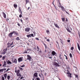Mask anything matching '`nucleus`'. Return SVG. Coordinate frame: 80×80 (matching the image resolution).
<instances>
[{"label": "nucleus", "mask_w": 80, "mask_h": 80, "mask_svg": "<svg viewBox=\"0 0 80 80\" xmlns=\"http://www.w3.org/2000/svg\"><path fill=\"white\" fill-rule=\"evenodd\" d=\"M12 62L13 63H17V59H15L14 61L13 59H12Z\"/></svg>", "instance_id": "13"}, {"label": "nucleus", "mask_w": 80, "mask_h": 80, "mask_svg": "<svg viewBox=\"0 0 80 80\" xmlns=\"http://www.w3.org/2000/svg\"><path fill=\"white\" fill-rule=\"evenodd\" d=\"M32 80H40V78L38 77V73L35 72L33 74Z\"/></svg>", "instance_id": "1"}, {"label": "nucleus", "mask_w": 80, "mask_h": 80, "mask_svg": "<svg viewBox=\"0 0 80 80\" xmlns=\"http://www.w3.org/2000/svg\"><path fill=\"white\" fill-rule=\"evenodd\" d=\"M30 35H28H28H27V37H28V38H29V37H30Z\"/></svg>", "instance_id": "48"}, {"label": "nucleus", "mask_w": 80, "mask_h": 80, "mask_svg": "<svg viewBox=\"0 0 80 80\" xmlns=\"http://www.w3.org/2000/svg\"><path fill=\"white\" fill-rule=\"evenodd\" d=\"M10 70L8 68L6 71V72H7L8 71V70Z\"/></svg>", "instance_id": "55"}, {"label": "nucleus", "mask_w": 80, "mask_h": 80, "mask_svg": "<svg viewBox=\"0 0 80 80\" xmlns=\"http://www.w3.org/2000/svg\"><path fill=\"white\" fill-rule=\"evenodd\" d=\"M19 69H20L21 71H23V69L22 68H20V67H19Z\"/></svg>", "instance_id": "35"}, {"label": "nucleus", "mask_w": 80, "mask_h": 80, "mask_svg": "<svg viewBox=\"0 0 80 80\" xmlns=\"http://www.w3.org/2000/svg\"><path fill=\"white\" fill-rule=\"evenodd\" d=\"M2 13L3 15L4 18H6V16L5 13V12H2Z\"/></svg>", "instance_id": "14"}, {"label": "nucleus", "mask_w": 80, "mask_h": 80, "mask_svg": "<svg viewBox=\"0 0 80 80\" xmlns=\"http://www.w3.org/2000/svg\"><path fill=\"white\" fill-rule=\"evenodd\" d=\"M47 42H50V39H47Z\"/></svg>", "instance_id": "51"}, {"label": "nucleus", "mask_w": 80, "mask_h": 80, "mask_svg": "<svg viewBox=\"0 0 80 80\" xmlns=\"http://www.w3.org/2000/svg\"><path fill=\"white\" fill-rule=\"evenodd\" d=\"M42 50H40L39 52H38V54L39 55H41L42 54Z\"/></svg>", "instance_id": "23"}, {"label": "nucleus", "mask_w": 80, "mask_h": 80, "mask_svg": "<svg viewBox=\"0 0 80 80\" xmlns=\"http://www.w3.org/2000/svg\"><path fill=\"white\" fill-rule=\"evenodd\" d=\"M22 78H23V77H21L20 78V79L22 80Z\"/></svg>", "instance_id": "57"}, {"label": "nucleus", "mask_w": 80, "mask_h": 80, "mask_svg": "<svg viewBox=\"0 0 80 80\" xmlns=\"http://www.w3.org/2000/svg\"><path fill=\"white\" fill-rule=\"evenodd\" d=\"M69 56L70 58H72V53L69 54Z\"/></svg>", "instance_id": "34"}, {"label": "nucleus", "mask_w": 80, "mask_h": 80, "mask_svg": "<svg viewBox=\"0 0 80 80\" xmlns=\"http://www.w3.org/2000/svg\"><path fill=\"white\" fill-rule=\"evenodd\" d=\"M5 56H3L2 58V60H5Z\"/></svg>", "instance_id": "37"}, {"label": "nucleus", "mask_w": 80, "mask_h": 80, "mask_svg": "<svg viewBox=\"0 0 80 80\" xmlns=\"http://www.w3.org/2000/svg\"><path fill=\"white\" fill-rule=\"evenodd\" d=\"M58 7L61 8V9L62 10V11H63L64 10V8L62 6H61V4L60 3V2L59 0L58 1Z\"/></svg>", "instance_id": "3"}, {"label": "nucleus", "mask_w": 80, "mask_h": 80, "mask_svg": "<svg viewBox=\"0 0 80 80\" xmlns=\"http://www.w3.org/2000/svg\"><path fill=\"white\" fill-rule=\"evenodd\" d=\"M78 49L80 50V46H78Z\"/></svg>", "instance_id": "61"}, {"label": "nucleus", "mask_w": 80, "mask_h": 80, "mask_svg": "<svg viewBox=\"0 0 80 80\" xmlns=\"http://www.w3.org/2000/svg\"><path fill=\"white\" fill-rule=\"evenodd\" d=\"M61 19L62 21V22H64L65 21V18L63 17V18H62Z\"/></svg>", "instance_id": "27"}, {"label": "nucleus", "mask_w": 80, "mask_h": 80, "mask_svg": "<svg viewBox=\"0 0 80 80\" xmlns=\"http://www.w3.org/2000/svg\"><path fill=\"white\" fill-rule=\"evenodd\" d=\"M54 6L55 8V9L56 10H58L57 8H56V6H55V4H54Z\"/></svg>", "instance_id": "42"}, {"label": "nucleus", "mask_w": 80, "mask_h": 80, "mask_svg": "<svg viewBox=\"0 0 80 80\" xmlns=\"http://www.w3.org/2000/svg\"><path fill=\"white\" fill-rule=\"evenodd\" d=\"M52 54L51 55V56H56L57 55V53L54 51H52L51 52Z\"/></svg>", "instance_id": "7"}, {"label": "nucleus", "mask_w": 80, "mask_h": 80, "mask_svg": "<svg viewBox=\"0 0 80 80\" xmlns=\"http://www.w3.org/2000/svg\"><path fill=\"white\" fill-rule=\"evenodd\" d=\"M54 65H55V66H58V67H60V65H58V64L57 63V62H54Z\"/></svg>", "instance_id": "15"}, {"label": "nucleus", "mask_w": 80, "mask_h": 80, "mask_svg": "<svg viewBox=\"0 0 80 80\" xmlns=\"http://www.w3.org/2000/svg\"><path fill=\"white\" fill-rule=\"evenodd\" d=\"M63 72H64V73H66V69H65V68L63 67Z\"/></svg>", "instance_id": "25"}, {"label": "nucleus", "mask_w": 80, "mask_h": 80, "mask_svg": "<svg viewBox=\"0 0 80 80\" xmlns=\"http://www.w3.org/2000/svg\"><path fill=\"white\" fill-rule=\"evenodd\" d=\"M12 35H13V34L12 32L10 33L9 34V37H10V38H11Z\"/></svg>", "instance_id": "18"}, {"label": "nucleus", "mask_w": 80, "mask_h": 80, "mask_svg": "<svg viewBox=\"0 0 80 80\" xmlns=\"http://www.w3.org/2000/svg\"><path fill=\"white\" fill-rule=\"evenodd\" d=\"M66 22H68V19H67V18H66Z\"/></svg>", "instance_id": "54"}, {"label": "nucleus", "mask_w": 80, "mask_h": 80, "mask_svg": "<svg viewBox=\"0 0 80 80\" xmlns=\"http://www.w3.org/2000/svg\"><path fill=\"white\" fill-rule=\"evenodd\" d=\"M32 61V62H31V66H32V65H33L34 64H35V63L34 62H33V60L31 61Z\"/></svg>", "instance_id": "19"}, {"label": "nucleus", "mask_w": 80, "mask_h": 80, "mask_svg": "<svg viewBox=\"0 0 80 80\" xmlns=\"http://www.w3.org/2000/svg\"><path fill=\"white\" fill-rule=\"evenodd\" d=\"M10 76L8 75L7 77V79L8 80H10Z\"/></svg>", "instance_id": "28"}, {"label": "nucleus", "mask_w": 80, "mask_h": 80, "mask_svg": "<svg viewBox=\"0 0 80 80\" xmlns=\"http://www.w3.org/2000/svg\"><path fill=\"white\" fill-rule=\"evenodd\" d=\"M20 21H21V22L22 23H23V20H22V19H21Z\"/></svg>", "instance_id": "60"}, {"label": "nucleus", "mask_w": 80, "mask_h": 80, "mask_svg": "<svg viewBox=\"0 0 80 80\" xmlns=\"http://www.w3.org/2000/svg\"><path fill=\"white\" fill-rule=\"evenodd\" d=\"M16 40L18 41V40H20V38H19V37H18L16 38Z\"/></svg>", "instance_id": "33"}, {"label": "nucleus", "mask_w": 80, "mask_h": 80, "mask_svg": "<svg viewBox=\"0 0 80 80\" xmlns=\"http://www.w3.org/2000/svg\"><path fill=\"white\" fill-rule=\"evenodd\" d=\"M32 50V49H27V51H31Z\"/></svg>", "instance_id": "43"}, {"label": "nucleus", "mask_w": 80, "mask_h": 80, "mask_svg": "<svg viewBox=\"0 0 80 80\" xmlns=\"http://www.w3.org/2000/svg\"><path fill=\"white\" fill-rule=\"evenodd\" d=\"M54 25L56 27V28H58V29H60V27L58 26V25L56 23H54Z\"/></svg>", "instance_id": "12"}, {"label": "nucleus", "mask_w": 80, "mask_h": 80, "mask_svg": "<svg viewBox=\"0 0 80 80\" xmlns=\"http://www.w3.org/2000/svg\"><path fill=\"white\" fill-rule=\"evenodd\" d=\"M35 39L36 40H39V38H36Z\"/></svg>", "instance_id": "49"}, {"label": "nucleus", "mask_w": 80, "mask_h": 80, "mask_svg": "<svg viewBox=\"0 0 80 80\" xmlns=\"http://www.w3.org/2000/svg\"><path fill=\"white\" fill-rule=\"evenodd\" d=\"M65 11L66 12V13H67V14H68V15H69V13H68V12H67V11H66L65 10V9H64V10H63V11Z\"/></svg>", "instance_id": "32"}, {"label": "nucleus", "mask_w": 80, "mask_h": 80, "mask_svg": "<svg viewBox=\"0 0 80 80\" xmlns=\"http://www.w3.org/2000/svg\"><path fill=\"white\" fill-rule=\"evenodd\" d=\"M6 65V62L4 61V64L3 65V67H5Z\"/></svg>", "instance_id": "26"}, {"label": "nucleus", "mask_w": 80, "mask_h": 80, "mask_svg": "<svg viewBox=\"0 0 80 80\" xmlns=\"http://www.w3.org/2000/svg\"><path fill=\"white\" fill-rule=\"evenodd\" d=\"M7 51V48H6L5 49H4L2 52V54L5 55L6 53V52Z\"/></svg>", "instance_id": "9"}, {"label": "nucleus", "mask_w": 80, "mask_h": 80, "mask_svg": "<svg viewBox=\"0 0 80 80\" xmlns=\"http://www.w3.org/2000/svg\"><path fill=\"white\" fill-rule=\"evenodd\" d=\"M22 17V15L21 14H20L19 15V17L21 18Z\"/></svg>", "instance_id": "47"}, {"label": "nucleus", "mask_w": 80, "mask_h": 80, "mask_svg": "<svg viewBox=\"0 0 80 80\" xmlns=\"http://www.w3.org/2000/svg\"><path fill=\"white\" fill-rule=\"evenodd\" d=\"M15 35H18V33L16 32V33H15Z\"/></svg>", "instance_id": "58"}, {"label": "nucleus", "mask_w": 80, "mask_h": 80, "mask_svg": "<svg viewBox=\"0 0 80 80\" xmlns=\"http://www.w3.org/2000/svg\"><path fill=\"white\" fill-rule=\"evenodd\" d=\"M74 49V48H73V47H72L71 48V50H73Z\"/></svg>", "instance_id": "38"}, {"label": "nucleus", "mask_w": 80, "mask_h": 80, "mask_svg": "<svg viewBox=\"0 0 80 80\" xmlns=\"http://www.w3.org/2000/svg\"><path fill=\"white\" fill-rule=\"evenodd\" d=\"M13 7H14L15 9H17V7H18L17 5L16 4H14L13 5Z\"/></svg>", "instance_id": "20"}, {"label": "nucleus", "mask_w": 80, "mask_h": 80, "mask_svg": "<svg viewBox=\"0 0 80 80\" xmlns=\"http://www.w3.org/2000/svg\"><path fill=\"white\" fill-rule=\"evenodd\" d=\"M18 12L20 13V14H22V9H21V8L19 7Z\"/></svg>", "instance_id": "11"}, {"label": "nucleus", "mask_w": 80, "mask_h": 80, "mask_svg": "<svg viewBox=\"0 0 80 80\" xmlns=\"http://www.w3.org/2000/svg\"><path fill=\"white\" fill-rule=\"evenodd\" d=\"M46 33H47L48 34H50V32L48 30H46Z\"/></svg>", "instance_id": "30"}, {"label": "nucleus", "mask_w": 80, "mask_h": 80, "mask_svg": "<svg viewBox=\"0 0 80 80\" xmlns=\"http://www.w3.org/2000/svg\"><path fill=\"white\" fill-rule=\"evenodd\" d=\"M67 68L68 69L67 70H70V67L68 66L67 67Z\"/></svg>", "instance_id": "31"}, {"label": "nucleus", "mask_w": 80, "mask_h": 80, "mask_svg": "<svg viewBox=\"0 0 80 80\" xmlns=\"http://www.w3.org/2000/svg\"><path fill=\"white\" fill-rule=\"evenodd\" d=\"M30 9V7H28V10Z\"/></svg>", "instance_id": "64"}, {"label": "nucleus", "mask_w": 80, "mask_h": 80, "mask_svg": "<svg viewBox=\"0 0 80 80\" xmlns=\"http://www.w3.org/2000/svg\"><path fill=\"white\" fill-rule=\"evenodd\" d=\"M27 60H29V62H31L32 60H33L32 58V57L30 56L29 55H28L27 56Z\"/></svg>", "instance_id": "4"}, {"label": "nucleus", "mask_w": 80, "mask_h": 80, "mask_svg": "<svg viewBox=\"0 0 80 80\" xmlns=\"http://www.w3.org/2000/svg\"><path fill=\"white\" fill-rule=\"evenodd\" d=\"M20 69L18 70L17 69V67H16L15 68V73H16L17 76H18V77H19L18 78H20L22 76V75H21V74L20 73Z\"/></svg>", "instance_id": "2"}, {"label": "nucleus", "mask_w": 80, "mask_h": 80, "mask_svg": "<svg viewBox=\"0 0 80 80\" xmlns=\"http://www.w3.org/2000/svg\"><path fill=\"white\" fill-rule=\"evenodd\" d=\"M20 67H25V65H23L22 66H20Z\"/></svg>", "instance_id": "50"}, {"label": "nucleus", "mask_w": 80, "mask_h": 80, "mask_svg": "<svg viewBox=\"0 0 80 80\" xmlns=\"http://www.w3.org/2000/svg\"><path fill=\"white\" fill-rule=\"evenodd\" d=\"M48 58H52V56H50V54H48Z\"/></svg>", "instance_id": "22"}, {"label": "nucleus", "mask_w": 80, "mask_h": 80, "mask_svg": "<svg viewBox=\"0 0 80 80\" xmlns=\"http://www.w3.org/2000/svg\"><path fill=\"white\" fill-rule=\"evenodd\" d=\"M64 56L65 57L66 60H68V58L67 57V56H66L65 55H64Z\"/></svg>", "instance_id": "41"}, {"label": "nucleus", "mask_w": 80, "mask_h": 80, "mask_svg": "<svg viewBox=\"0 0 80 80\" xmlns=\"http://www.w3.org/2000/svg\"><path fill=\"white\" fill-rule=\"evenodd\" d=\"M13 43V42H12L11 44H10V43L9 42L7 44V47H8V48H10V47H11V46L12 45Z\"/></svg>", "instance_id": "6"}, {"label": "nucleus", "mask_w": 80, "mask_h": 80, "mask_svg": "<svg viewBox=\"0 0 80 80\" xmlns=\"http://www.w3.org/2000/svg\"><path fill=\"white\" fill-rule=\"evenodd\" d=\"M18 26H19V27L20 26V24L19 23H18Z\"/></svg>", "instance_id": "59"}, {"label": "nucleus", "mask_w": 80, "mask_h": 80, "mask_svg": "<svg viewBox=\"0 0 80 80\" xmlns=\"http://www.w3.org/2000/svg\"><path fill=\"white\" fill-rule=\"evenodd\" d=\"M4 76L5 77V79H6L7 78V74L6 73H5L4 74Z\"/></svg>", "instance_id": "21"}, {"label": "nucleus", "mask_w": 80, "mask_h": 80, "mask_svg": "<svg viewBox=\"0 0 80 80\" xmlns=\"http://www.w3.org/2000/svg\"><path fill=\"white\" fill-rule=\"evenodd\" d=\"M16 32V31H14L12 32H11L12 34H13V33H15Z\"/></svg>", "instance_id": "40"}, {"label": "nucleus", "mask_w": 80, "mask_h": 80, "mask_svg": "<svg viewBox=\"0 0 80 80\" xmlns=\"http://www.w3.org/2000/svg\"><path fill=\"white\" fill-rule=\"evenodd\" d=\"M3 70H4V69H0V71L1 72H3Z\"/></svg>", "instance_id": "44"}, {"label": "nucleus", "mask_w": 80, "mask_h": 80, "mask_svg": "<svg viewBox=\"0 0 80 80\" xmlns=\"http://www.w3.org/2000/svg\"><path fill=\"white\" fill-rule=\"evenodd\" d=\"M28 52L27 51H25L24 52V53H28Z\"/></svg>", "instance_id": "53"}, {"label": "nucleus", "mask_w": 80, "mask_h": 80, "mask_svg": "<svg viewBox=\"0 0 80 80\" xmlns=\"http://www.w3.org/2000/svg\"><path fill=\"white\" fill-rule=\"evenodd\" d=\"M66 28L68 32H69V33H71V31L70 30V29H69L68 27Z\"/></svg>", "instance_id": "17"}, {"label": "nucleus", "mask_w": 80, "mask_h": 80, "mask_svg": "<svg viewBox=\"0 0 80 80\" xmlns=\"http://www.w3.org/2000/svg\"><path fill=\"white\" fill-rule=\"evenodd\" d=\"M18 62H22L23 61V57H20L18 59Z\"/></svg>", "instance_id": "8"}, {"label": "nucleus", "mask_w": 80, "mask_h": 80, "mask_svg": "<svg viewBox=\"0 0 80 80\" xmlns=\"http://www.w3.org/2000/svg\"><path fill=\"white\" fill-rule=\"evenodd\" d=\"M2 80H5V78L3 76L2 77Z\"/></svg>", "instance_id": "45"}, {"label": "nucleus", "mask_w": 80, "mask_h": 80, "mask_svg": "<svg viewBox=\"0 0 80 80\" xmlns=\"http://www.w3.org/2000/svg\"><path fill=\"white\" fill-rule=\"evenodd\" d=\"M75 77H76V78H78V75H75Z\"/></svg>", "instance_id": "46"}, {"label": "nucleus", "mask_w": 80, "mask_h": 80, "mask_svg": "<svg viewBox=\"0 0 80 80\" xmlns=\"http://www.w3.org/2000/svg\"><path fill=\"white\" fill-rule=\"evenodd\" d=\"M30 35L31 36V37H34V35H33V34H31Z\"/></svg>", "instance_id": "36"}, {"label": "nucleus", "mask_w": 80, "mask_h": 80, "mask_svg": "<svg viewBox=\"0 0 80 80\" xmlns=\"http://www.w3.org/2000/svg\"><path fill=\"white\" fill-rule=\"evenodd\" d=\"M67 72H67V74L68 75V77H70V78H72V73H70V72L69 71V70H67Z\"/></svg>", "instance_id": "5"}, {"label": "nucleus", "mask_w": 80, "mask_h": 80, "mask_svg": "<svg viewBox=\"0 0 80 80\" xmlns=\"http://www.w3.org/2000/svg\"><path fill=\"white\" fill-rule=\"evenodd\" d=\"M24 29L26 32H29L30 30V28H25Z\"/></svg>", "instance_id": "10"}, {"label": "nucleus", "mask_w": 80, "mask_h": 80, "mask_svg": "<svg viewBox=\"0 0 80 80\" xmlns=\"http://www.w3.org/2000/svg\"><path fill=\"white\" fill-rule=\"evenodd\" d=\"M37 52H39V51L40 50V48H39V47L38 46L37 47Z\"/></svg>", "instance_id": "24"}, {"label": "nucleus", "mask_w": 80, "mask_h": 80, "mask_svg": "<svg viewBox=\"0 0 80 80\" xmlns=\"http://www.w3.org/2000/svg\"><path fill=\"white\" fill-rule=\"evenodd\" d=\"M77 45H78V47H79L80 46L79 45V44L78 43V42L77 43Z\"/></svg>", "instance_id": "62"}, {"label": "nucleus", "mask_w": 80, "mask_h": 80, "mask_svg": "<svg viewBox=\"0 0 80 80\" xmlns=\"http://www.w3.org/2000/svg\"><path fill=\"white\" fill-rule=\"evenodd\" d=\"M43 45L45 46L46 48L47 47V45H46V44H45V43H43Z\"/></svg>", "instance_id": "56"}, {"label": "nucleus", "mask_w": 80, "mask_h": 80, "mask_svg": "<svg viewBox=\"0 0 80 80\" xmlns=\"http://www.w3.org/2000/svg\"><path fill=\"white\" fill-rule=\"evenodd\" d=\"M26 5L27 4V3H29V0H26Z\"/></svg>", "instance_id": "29"}, {"label": "nucleus", "mask_w": 80, "mask_h": 80, "mask_svg": "<svg viewBox=\"0 0 80 80\" xmlns=\"http://www.w3.org/2000/svg\"><path fill=\"white\" fill-rule=\"evenodd\" d=\"M69 43L70 42V40H68L67 41Z\"/></svg>", "instance_id": "52"}, {"label": "nucleus", "mask_w": 80, "mask_h": 80, "mask_svg": "<svg viewBox=\"0 0 80 80\" xmlns=\"http://www.w3.org/2000/svg\"><path fill=\"white\" fill-rule=\"evenodd\" d=\"M59 58L60 59H62V56L61 55V54H60Z\"/></svg>", "instance_id": "39"}, {"label": "nucleus", "mask_w": 80, "mask_h": 80, "mask_svg": "<svg viewBox=\"0 0 80 80\" xmlns=\"http://www.w3.org/2000/svg\"><path fill=\"white\" fill-rule=\"evenodd\" d=\"M7 63L8 64H12V62L10 61V60H8L7 61Z\"/></svg>", "instance_id": "16"}, {"label": "nucleus", "mask_w": 80, "mask_h": 80, "mask_svg": "<svg viewBox=\"0 0 80 80\" xmlns=\"http://www.w3.org/2000/svg\"><path fill=\"white\" fill-rule=\"evenodd\" d=\"M39 76L40 77H42V75H40V74H39Z\"/></svg>", "instance_id": "63"}]
</instances>
